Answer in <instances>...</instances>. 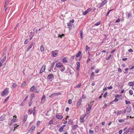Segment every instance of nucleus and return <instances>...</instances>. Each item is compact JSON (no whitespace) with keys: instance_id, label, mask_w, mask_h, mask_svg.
Instances as JSON below:
<instances>
[{"instance_id":"nucleus-1","label":"nucleus","mask_w":134,"mask_h":134,"mask_svg":"<svg viewBox=\"0 0 134 134\" xmlns=\"http://www.w3.org/2000/svg\"><path fill=\"white\" fill-rule=\"evenodd\" d=\"M30 91L36 93H38L39 92V90L37 89L36 86H33L30 89Z\"/></svg>"},{"instance_id":"nucleus-2","label":"nucleus","mask_w":134,"mask_h":134,"mask_svg":"<svg viewBox=\"0 0 134 134\" xmlns=\"http://www.w3.org/2000/svg\"><path fill=\"white\" fill-rule=\"evenodd\" d=\"M8 90L9 89L7 88H5L2 92L1 94V96H3L8 94L9 93Z\"/></svg>"},{"instance_id":"nucleus-3","label":"nucleus","mask_w":134,"mask_h":134,"mask_svg":"<svg viewBox=\"0 0 134 134\" xmlns=\"http://www.w3.org/2000/svg\"><path fill=\"white\" fill-rule=\"evenodd\" d=\"M58 51L57 50H55L52 51L51 53L52 54L53 56V57H55L56 56V55L58 53Z\"/></svg>"},{"instance_id":"nucleus-4","label":"nucleus","mask_w":134,"mask_h":134,"mask_svg":"<svg viewBox=\"0 0 134 134\" xmlns=\"http://www.w3.org/2000/svg\"><path fill=\"white\" fill-rule=\"evenodd\" d=\"M36 126L34 125L32 126L31 128L28 131V132L31 133L32 132L33 130L35 128Z\"/></svg>"},{"instance_id":"nucleus-5","label":"nucleus","mask_w":134,"mask_h":134,"mask_svg":"<svg viewBox=\"0 0 134 134\" xmlns=\"http://www.w3.org/2000/svg\"><path fill=\"white\" fill-rule=\"evenodd\" d=\"M46 66L45 65H43L42 67L39 72L40 74L43 72L45 71L46 69Z\"/></svg>"},{"instance_id":"nucleus-6","label":"nucleus","mask_w":134,"mask_h":134,"mask_svg":"<svg viewBox=\"0 0 134 134\" xmlns=\"http://www.w3.org/2000/svg\"><path fill=\"white\" fill-rule=\"evenodd\" d=\"M107 0H104L102 2V3L98 7L100 8L103 7L104 4L107 3Z\"/></svg>"},{"instance_id":"nucleus-7","label":"nucleus","mask_w":134,"mask_h":134,"mask_svg":"<svg viewBox=\"0 0 134 134\" xmlns=\"http://www.w3.org/2000/svg\"><path fill=\"white\" fill-rule=\"evenodd\" d=\"M63 65V64L59 62H58V63L56 64L55 65V67H58V68H61L62 66Z\"/></svg>"},{"instance_id":"nucleus-8","label":"nucleus","mask_w":134,"mask_h":134,"mask_svg":"<svg viewBox=\"0 0 134 134\" xmlns=\"http://www.w3.org/2000/svg\"><path fill=\"white\" fill-rule=\"evenodd\" d=\"M54 77V75L53 74H50L48 76H47V79L49 80H50Z\"/></svg>"},{"instance_id":"nucleus-9","label":"nucleus","mask_w":134,"mask_h":134,"mask_svg":"<svg viewBox=\"0 0 134 134\" xmlns=\"http://www.w3.org/2000/svg\"><path fill=\"white\" fill-rule=\"evenodd\" d=\"M92 105L93 104H91V103H90V104H88V107L86 109L87 111H90L91 110Z\"/></svg>"},{"instance_id":"nucleus-10","label":"nucleus","mask_w":134,"mask_h":134,"mask_svg":"<svg viewBox=\"0 0 134 134\" xmlns=\"http://www.w3.org/2000/svg\"><path fill=\"white\" fill-rule=\"evenodd\" d=\"M55 116L58 119H62L63 118V116L60 115H59L58 113L56 114Z\"/></svg>"},{"instance_id":"nucleus-11","label":"nucleus","mask_w":134,"mask_h":134,"mask_svg":"<svg viewBox=\"0 0 134 134\" xmlns=\"http://www.w3.org/2000/svg\"><path fill=\"white\" fill-rule=\"evenodd\" d=\"M28 117V115L27 114L25 115L24 117L23 120V123H24L26 121Z\"/></svg>"},{"instance_id":"nucleus-12","label":"nucleus","mask_w":134,"mask_h":134,"mask_svg":"<svg viewBox=\"0 0 134 134\" xmlns=\"http://www.w3.org/2000/svg\"><path fill=\"white\" fill-rule=\"evenodd\" d=\"M46 98V97L44 94L43 95L41 98V103H43L45 101V100H46V99H45Z\"/></svg>"},{"instance_id":"nucleus-13","label":"nucleus","mask_w":134,"mask_h":134,"mask_svg":"<svg viewBox=\"0 0 134 134\" xmlns=\"http://www.w3.org/2000/svg\"><path fill=\"white\" fill-rule=\"evenodd\" d=\"M78 127V125L77 124H76L74 125H73L72 126V130H76L77 128Z\"/></svg>"},{"instance_id":"nucleus-14","label":"nucleus","mask_w":134,"mask_h":134,"mask_svg":"<svg viewBox=\"0 0 134 134\" xmlns=\"http://www.w3.org/2000/svg\"><path fill=\"white\" fill-rule=\"evenodd\" d=\"M5 114L2 115L0 117V121H3L5 120Z\"/></svg>"},{"instance_id":"nucleus-15","label":"nucleus","mask_w":134,"mask_h":134,"mask_svg":"<svg viewBox=\"0 0 134 134\" xmlns=\"http://www.w3.org/2000/svg\"><path fill=\"white\" fill-rule=\"evenodd\" d=\"M66 126V125H64L63 126H62L59 129V131L60 132H62L63 131L64 127Z\"/></svg>"},{"instance_id":"nucleus-16","label":"nucleus","mask_w":134,"mask_h":134,"mask_svg":"<svg viewBox=\"0 0 134 134\" xmlns=\"http://www.w3.org/2000/svg\"><path fill=\"white\" fill-rule=\"evenodd\" d=\"M33 42H31V44L29 46L28 48L27 49V51L28 52L29 51V50L32 48L33 45Z\"/></svg>"},{"instance_id":"nucleus-17","label":"nucleus","mask_w":134,"mask_h":134,"mask_svg":"<svg viewBox=\"0 0 134 134\" xmlns=\"http://www.w3.org/2000/svg\"><path fill=\"white\" fill-rule=\"evenodd\" d=\"M60 69V71L62 72L64 71L65 70V66L63 65V66H62L61 68Z\"/></svg>"},{"instance_id":"nucleus-18","label":"nucleus","mask_w":134,"mask_h":134,"mask_svg":"<svg viewBox=\"0 0 134 134\" xmlns=\"http://www.w3.org/2000/svg\"><path fill=\"white\" fill-rule=\"evenodd\" d=\"M68 26L69 28V29H70L71 28V27H72V25L71 23L69 22V23H67Z\"/></svg>"},{"instance_id":"nucleus-19","label":"nucleus","mask_w":134,"mask_h":134,"mask_svg":"<svg viewBox=\"0 0 134 134\" xmlns=\"http://www.w3.org/2000/svg\"><path fill=\"white\" fill-rule=\"evenodd\" d=\"M122 110L120 111L118 110L117 112L116 115L118 116L119 115H120L121 114H122Z\"/></svg>"},{"instance_id":"nucleus-20","label":"nucleus","mask_w":134,"mask_h":134,"mask_svg":"<svg viewBox=\"0 0 134 134\" xmlns=\"http://www.w3.org/2000/svg\"><path fill=\"white\" fill-rule=\"evenodd\" d=\"M80 38L82 40L83 39V32L82 31V30H81L80 31Z\"/></svg>"},{"instance_id":"nucleus-21","label":"nucleus","mask_w":134,"mask_h":134,"mask_svg":"<svg viewBox=\"0 0 134 134\" xmlns=\"http://www.w3.org/2000/svg\"><path fill=\"white\" fill-rule=\"evenodd\" d=\"M18 120V119H16L15 118H13V119H12L10 121L11 123V124L13 123L14 122H16V121Z\"/></svg>"},{"instance_id":"nucleus-22","label":"nucleus","mask_w":134,"mask_h":134,"mask_svg":"<svg viewBox=\"0 0 134 134\" xmlns=\"http://www.w3.org/2000/svg\"><path fill=\"white\" fill-rule=\"evenodd\" d=\"M134 131V125L132 126V128L131 129H129V131L130 132H132Z\"/></svg>"},{"instance_id":"nucleus-23","label":"nucleus","mask_w":134,"mask_h":134,"mask_svg":"<svg viewBox=\"0 0 134 134\" xmlns=\"http://www.w3.org/2000/svg\"><path fill=\"white\" fill-rule=\"evenodd\" d=\"M6 55L1 60L2 63H3L4 61L6 60Z\"/></svg>"},{"instance_id":"nucleus-24","label":"nucleus","mask_w":134,"mask_h":134,"mask_svg":"<svg viewBox=\"0 0 134 134\" xmlns=\"http://www.w3.org/2000/svg\"><path fill=\"white\" fill-rule=\"evenodd\" d=\"M84 118H82V117H81L80 118V122L81 123H82L84 122L85 121V120L84 119Z\"/></svg>"},{"instance_id":"nucleus-25","label":"nucleus","mask_w":134,"mask_h":134,"mask_svg":"<svg viewBox=\"0 0 134 134\" xmlns=\"http://www.w3.org/2000/svg\"><path fill=\"white\" fill-rule=\"evenodd\" d=\"M40 50L41 52H43L44 51V49L43 46L42 45L40 47Z\"/></svg>"},{"instance_id":"nucleus-26","label":"nucleus","mask_w":134,"mask_h":134,"mask_svg":"<svg viewBox=\"0 0 134 134\" xmlns=\"http://www.w3.org/2000/svg\"><path fill=\"white\" fill-rule=\"evenodd\" d=\"M81 53V52L79 51L76 55V57H78L80 56Z\"/></svg>"},{"instance_id":"nucleus-27","label":"nucleus","mask_w":134,"mask_h":134,"mask_svg":"<svg viewBox=\"0 0 134 134\" xmlns=\"http://www.w3.org/2000/svg\"><path fill=\"white\" fill-rule=\"evenodd\" d=\"M63 62L64 63H67V60L66 59L65 57L63 59Z\"/></svg>"},{"instance_id":"nucleus-28","label":"nucleus","mask_w":134,"mask_h":134,"mask_svg":"<svg viewBox=\"0 0 134 134\" xmlns=\"http://www.w3.org/2000/svg\"><path fill=\"white\" fill-rule=\"evenodd\" d=\"M26 84V82L25 81H24V82L21 85V87H24L25 85Z\"/></svg>"},{"instance_id":"nucleus-29","label":"nucleus","mask_w":134,"mask_h":134,"mask_svg":"<svg viewBox=\"0 0 134 134\" xmlns=\"http://www.w3.org/2000/svg\"><path fill=\"white\" fill-rule=\"evenodd\" d=\"M92 10L93 9L92 8H89L87 9L86 10L88 12H89L91 11V10Z\"/></svg>"},{"instance_id":"nucleus-30","label":"nucleus","mask_w":134,"mask_h":134,"mask_svg":"<svg viewBox=\"0 0 134 134\" xmlns=\"http://www.w3.org/2000/svg\"><path fill=\"white\" fill-rule=\"evenodd\" d=\"M17 85L15 83H13V85L12 86V87L14 88H15L16 86Z\"/></svg>"},{"instance_id":"nucleus-31","label":"nucleus","mask_w":134,"mask_h":134,"mask_svg":"<svg viewBox=\"0 0 134 134\" xmlns=\"http://www.w3.org/2000/svg\"><path fill=\"white\" fill-rule=\"evenodd\" d=\"M32 113V111L29 109L28 111V114L29 115L31 114Z\"/></svg>"},{"instance_id":"nucleus-32","label":"nucleus","mask_w":134,"mask_h":134,"mask_svg":"<svg viewBox=\"0 0 134 134\" xmlns=\"http://www.w3.org/2000/svg\"><path fill=\"white\" fill-rule=\"evenodd\" d=\"M69 122L71 125H73V121L71 119L69 120Z\"/></svg>"},{"instance_id":"nucleus-33","label":"nucleus","mask_w":134,"mask_h":134,"mask_svg":"<svg viewBox=\"0 0 134 134\" xmlns=\"http://www.w3.org/2000/svg\"><path fill=\"white\" fill-rule=\"evenodd\" d=\"M100 21H99L97 22L96 24H95L94 25H95L97 26L100 25Z\"/></svg>"},{"instance_id":"nucleus-34","label":"nucleus","mask_w":134,"mask_h":134,"mask_svg":"<svg viewBox=\"0 0 134 134\" xmlns=\"http://www.w3.org/2000/svg\"><path fill=\"white\" fill-rule=\"evenodd\" d=\"M124 120L122 119H119L118 120V121L120 123L124 122Z\"/></svg>"},{"instance_id":"nucleus-35","label":"nucleus","mask_w":134,"mask_h":134,"mask_svg":"<svg viewBox=\"0 0 134 134\" xmlns=\"http://www.w3.org/2000/svg\"><path fill=\"white\" fill-rule=\"evenodd\" d=\"M64 34H62V35L59 34L58 37L60 38H62L63 36H64Z\"/></svg>"},{"instance_id":"nucleus-36","label":"nucleus","mask_w":134,"mask_h":134,"mask_svg":"<svg viewBox=\"0 0 134 134\" xmlns=\"http://www.w3.org/2000/svg\"><path fill=\"white\" fill-rule=\"evenodd\" d=\"M9 97L8 96L5 99V100L4 102L3 103H4L5 102L8 100L9 98Z\"/></svg>"},{"instance_id":"nucleus-37","label":"nucleus","mask_w":134,"mask_h":134,"mask_svg":"<svg viewBox=\"0 0 134 134\" xmlns=\"http://www.w3.org/2000/svg\"><path fill=\"white\" fill-rule=\"evenodd\" d=\"M74 69H73V70H72L69 73L71 75L73 74L74 73Z\"/></svg>"},{"instance_id":"nucleus-38","label":"nucleus","mask_w":134,"mask_h":134,"mask_svg":"<svg viewBox=\"0 0 134 134\" xmlns=\"http://www.w3.org/2000/svg\"><path fill=\"white\" fill-rule=\"evenodd\" d=\"M129 93L130 95H132L133 93V91L131 90H130L129 92Z\"/></svg>"},{"instance_id":"nucleus-39","label":"nucleus","mask_w":134,"mask_h":134,"mask_svg":"<svg viewBox=\"0 0 134 134\" xmlns=\"http://www.w3.org/2000/svg\"><path fill=\"white\" fill-rule=\"evenodd\" d=\"M90 47H88L87 46H86L85 47V49L86 51H87L88 50H90Z\"/></svg>"},{"instance_id":"nucleus-40","label":"nucleus","mask_w":134,"mask_h":134,"mask_svg":"<svg viewBox=\"0 0 134 134\" xmlns=\"http://www.w3.org/2000/svg\"><path fill=\"white\" fill-rule=\"evenodd\" d=\"M57 94L56 93H53L50 96H49L51 98H52L53 97H54L55 95Z\"/></svg>"},{"instance_id":"nucleus-41","label":"nucleus","mask_w":134,"mask_h":134,"mask_svg":"<svg viewBox=\"0 0 134 134\" xmlns=\"http://www.w3.org/2000/svg\"><path fill=\"white\" fill-rule=\"evenodd\" d=\"M53 120H52L49 122L48 123L49 124L51 125V124H53Z\"/></svg>"},{"instance_id":"nucleus-42","label":"nucleus","mask_w":134,"mask_h":134,"mask_svg":"<svg viewBox=\"0 0 134 134\" xmlns=\"http://www.w3.org/2000/svg\"><path fill=\"white\" fill-rule=\"evenodd\" d=\"M55 63V62H53V63L52 64H51V69H52L53 66H54V65Z\"/></svg>"},{"instance_id":"nucleus-43","label":"nucleus","mask_w":134,"mask_h":134,"mask_svg":"<svg viewBox=\"0 0 134 134\" xmlns=\"http://www.w3.org/2000/svg\"><path fill=\"white\" fill-rule=\"evenodd\" d=\"M81 104L80 103L77 102L76 105V106L77 107H79L80 106Z\"/></svg>"},{"instance_id":"nucleus-44","label":"nucleus","mask_w":134,"mask_h":134,"mask_svg":"<svg viewBox=\"0 0 134 134\" xmlns=\"http://www.w3.org/2000/svg\"><path fill=\"white\" fill-rule=\"evenodd\" d=\"M28 43V40L27 39L24 42V44H27Z\"/></svg>"},{"instance_id":"nucleus-45","label":"nucleus","mask_w":134,"mask_h":134,"mask_svg":"<svg viewBox=\"0 0 134 134\" xmlns=\"http://www.w3.org/2000/svg\"><path fill=\"white\" fill-rule=\"evenodd\" d=\"M126 104H130V102L129 101H128L126 100H125Z\"/></svg>"},{"instance_id":"nucleus-46","label":"nucleus","mask_w":134,"mask_h":134,"mask_svg":"<svg viewBox=\"0 0 134 134\" xmlns=\"http://www.w3.org/2000/svg\"><path fill=\"white\" fill-rule=\"evenodd\" d=\"M88 12L86 10L85 12H83L82 14L84 15H85Z\"/></svg>"},{"instance_id":"nucleus-47","label":"nucleus","mask_w":134,"mask_h":134,"mask_svg":"<svg viewBox=\"0 0 134 134\" xmlns=\"http://www.w3.org/2000/svg\"><path fill=\"white\" fill-rule=\"evenodd\" d=\"M108 94V92H106L103 95V97L105 98L107 96Z\"/></svg>"},{"instance_id":"nucleus-48","label":"nucleus","mask_w":134,"mask_h":134,"mask_svg":"<svg viewBox=\"0 0 134 134\" xmlns=\"http://www.w3.org/2000/svg\"><path fill=\"white\" fill-rule=\"evenodd\" d=\"M89 132L90 134H92L93 133L94 131L93 130H90L89 131Z\"/></svg>"},{"instance_id":"nucleus-49","label":"nucleus","mask_w":134,"mask_h":134,"mask_svg":"<svg viewBox=\"0 0 134 134\" xmlns=\"http://www.w3.org/2000/svg\"><path fill=\"white\" fill-rule=\"evenodd\" d=\"M111 54L109 55V56H108V57L106 58V60H109L110 59V58H111Z\"/></svg>"},{"instance_id":"nucleus-50","label":"nucleus","mask_w":134,"mask_h":134,"mask_svg":"<svg viewBox=\"0 0 134 134\" xmlns=\"http://www.w3.org/2000/svg\"><path fill=\"white\" fill-rule=\"evenodd\" d=\"M68 103L69 104H70L72 103V100L70 99H69L68 100Z\"/></svg>"},{"instance_id":"nucleus-51","label":"nucleus","mask_w":134,"mask_h":134,"mask_svg":"<svg viewBox=\"0 0 134 134\" xmlns=\"http://www.w3.org/2000/svg\"><path fill=\"white\" fill-rule=\"evenodd\" d=\"M76 63H77V66L80 67V63L79 62H77Z\"/></svg>"},{"instance_id":"nucleus-52","label":"nucleus","mask_w":134,"mask_h":134,"mask_svg":"<svg viewBox=\"0 0 134 134\" xmlns=\"http://www.w3.org/2000/svg\"><path fill=\"white\" fill-rule=\"evenodd\" d=\"M128 85H129L130 86H132L133 85V84H132V82H129L128 83Z\"/></svg>"},{"instance_id":"nucleus-53","label":"nucleus","mask_w":134,"mask_h":134,"mask_svg":"<svg viewBox=\"0 0 134 134\" xmlns=\"http://www.w3.org/2000/svg\"><path fill=\"white\" fill-rule=\"evenodd\" d=\"M94 73L93 72H92L90 75V77H93L94 76Z\"/></svg>"},{"instance_id":"nucleus-54","label":"nucleus","mask_w":134,"mask_h":134,"mask_svg":"<svg viewBox=\"0 0 134 134\" xmlns=\"http://www.w3.org/2000/svg\"><path fill=\"white\" fill-rule=\"evenodd\" d=\"M25 103V102L23 101L21 103L20 105V106H23L24 104Z\"/></svg>"},{"instance_id":"nucleus-55","label":"nucleus","mask_w":134,"mask_h":134,"mask_svg":"<svg viewBox=\"0 0 134 134\" xmlns=\"http://www.w3.org/2000/svg\"><path fill=\"white\" fill-rule=\"evenodd\" d=\"M81 86V83H79L78 85L76 86L75 88H79Z\"/></svg>"},{"instance_id":"nucleus-56","label":"nucleus","mask_w":134,"mask_h":134,"mask_svg":"<svg viewBox=\"0 0 134 134\" xmlns=\"http://www.w3.org/2000/svg\"><path fill=\"white\" fill-rule=\"evenodd\" d=\"M82 98H80V99L77 102H79V103H81V102L82 101Z\"/></svg>"},{"instance_id":"nucleus-57","label":"nucleus","mask_w":134,"mask_h":134,"mask_svg":"<svg viewBox=\"0 0 134 134\" xmlns=\"http://www.w3.org/2000/svg\"><path fill=\"white\" fill-rule=\"evenodd\" d=\"M67 70H68V71H69V73L72 70L69 67H68Z\"/></svg>"},{"instance_id":"nucleus-58","label":"nucleus","mask_w":134,"mask_h":134,"mask_svg":"<svg viewBox=\"0 0 134 134\" xmlns=\"http://www.w3.org/2000/svg\"><path fill=\"white\" fill-rule=\"evenodd\" d=\"M67 70H68V71H69V73L72 70L69 67H68Z\"/></svg>"},{"instance_id":"nucleus-59","label":"nucleus","mask_w":134,"mask_h":134,"mask_svg":"<svg viewBox=\"0 0 134 134\" xmlns=\"http://www.w3.org/2000/svg\"><path fill=\"white\" fill-rule=\"evenodd\" d=\"M107 106V105L106 103H104V105L103 106V108H105Z\"/></svg>"},{"instance_id":"nucleus-60","label":"nucleus","mask_w":134,"mask_h":134,"mask_svg":"<svg viewBox=\"0 0 134 134\" xmlns=\"http://www.w3.org/2000/svg\"><path fill=\"white\" fill-rule=\"evenodd\" d=\"M34 96H35L34 94H33V93L31 95V97L32 98L31 99V101H32V98L34 97Z\"/></svg>"},{"instance_id":"nucleus-61","label":"nucleus","mask_w":134,"mask_h":134,"mask_svg":"<svg viewBox=\"0 0 134 134\" xmlns=\"http://www.w3.org/2000/svg\"><path fill=\"white\" fill-rule=\"evenodd\" d=\"M129 69L128 68H127L125 69V70L126 71V72H124L125 74H127L128 73V72H127V71Z\"/></svg>"},{"instance_id":"nucleus-62","label":"nucleus","mask_w":134,"mask_h":134,"mask_svg":"<svg viewBox=\"0 0 134 134\" xmlns=\"http://www.w3.org/2000/svg\"><path fill=\"white\" fill-rule=\"evenodd\" d=\"M131 14L130 13H129L127 15L128 18L129 19L131 16Z\"/></svg>"},{"instance_id":"nucleus-63","label":"nucleus","mask_w":134,"mask_h":134,"mask_svg":"<svg viewBox=\"0 0 134 134\" xmlns=\"http://www.w3.org/2000/svg\"><path fill=\"white\" fill-rule=\"evenodd\" d=\"M118 71L119 72H122V70L120 68H118Z\"/></svg>"},{"instance_id":"nucleus-64","label":"nucleus","mask_w":134,"mask_h":134,"mask_svg":"<svg viewBox=\"0 0 134 134\" xmlns=\"http://www.w3.org/2000/svg\"><path fill=\"white\" fill-rule=\"evenodd\" d=\"M69 108L68 107H67L65 109V111L66 112H68L69 111Z\"/></svg>"}]
</instances>
